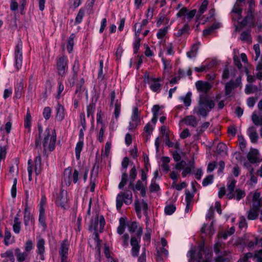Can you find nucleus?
<instances>
[{"label": "nucleus", "mask_w": 262, "mask_h": 262, "mask_svg": "<svg viewBox=\"0 0 262 262\" xmlns=\"http://www.w3.org/2000/svg\"><path fill=\"white\" fill-rule=\"evenodd\" d=\"M75 37L74 34H72L68 39L67 49L69 53L71 52L73 50V46L74 44V39Z\"/></svg>", "instance_id": "ea45409f"}, {"label": "nucleus", "mask_w": 262, "mask_h": 262, "mask_svg": "<svg viewBox=\"0 0 262 262\" xmlns=\"http://www.w3.org/2000/svg\"><path fill=\"white\" fill-rule=\"evenodd\" d=\"M2 257H7L9 258L11 261H14V257L13 255V252L12 250H8L4 253L1 254Z\"/></svg>", "instance_id": "09e8293b"}, {"label": "nucleus", "mask_w": 262, "mask_h": 262, "mask_svg": "<svg viewBox=\"0 0 262 262\" xmlns=\"http://www.w3.org/2000/svg\"><path fill=\"white\" fill-rule=\"evenodd\" d=\"M64 192L60 190L59 193L57 194L56 203L57 205L63 207L67 202V198L64 196Z\"/></svg>", "instance_id": "aec40b11"}, {"label": "nucleus", "mask_w": 262, "mask_h": 262, "mask_svg": "<svg viewBox=\"0 0 262 262\" xmlns=\"http://www.w3.org/2000/svg\"><path fill=\"white\" fill-rule=\"evenodd\" d=\"M183 121L186 125L193 127H196L198 123L196 117L193 115L185 117L183 119Z\"/></svg>", "instance_id": "6ab92c4d"}, {"label": "nucleus", "mask_w": 262, "mask_h": 262, "mask_svg": "<svg viewBox=\"0 0 262 262\" xmlns=\"http://www.w3.org/2000/svg\"><path fill=\"white\" fill-rule=\"evenodd\" d=\"M137 175V172L136 168V166L134 165L133 167L131 168L129 171V179H130V182H129V185L130 186H133V182L136 179Z\"/></svg>", "instance_id": "473e14b6"}, {"label": "nucleus", "mask_w": 262, "mask_h": 262, "mask_svg": "<svg viewBox=\"0 0 262 262\" xmlns=\"http://www.w3.org/2000/svg\"><path fill=\"white\" fill-rule=\"evenodd\" d=\"M105 225V222L103 216H100L99 219V215L97 214L95 221L94 222L91 221L90 229H93L94 231H99V232H102Z\"/></svg>", "instance_id": "9d476101"}, {"label": "nucleus", "mask_w": 262, "mask_h": 262, "mask_svg": "<svg viewBox=\"0 0 262 262\" xmlns=\"http://www.w3.org/2000/svg\"><path fill=\"white\" fill-rule=\"evenodd\" d=\"M199 45L200 43H198L192 46L191 50L187 53V55L188 57L192 58L196 55Z\"/></svg>", "instance_id": "2f4dec72"}, {"label": "nucleus", "mask_w": 262, "mask_h": 262, "mask_svg": "<svg viewBox=\"0 0 262 262\" xmlns=\"http://www.w3.org/2000/svg\"><path fill=\"white\" fill-rule=\"evenodd\" d=\"M243 6L241 3L236 2L233 6L231 12L237 14V20H239L242 18V13L243 12Z\"/></svg>", "instance_id": "b1692460"}, {"label": "nucleus", "mask_w": 262, "mask_h": 262, "mask_svg": "<svg viewBox=\"0 0 262 262\" xmlns=\"http://www.w3.org/2000/svg\"><path fill=\"white\" fill-rule=\"evenodd\" d=\"M258 150L255 148H251L247 155V159L250 163L255 164L259 162Z\"/></svg>", "instance_id": "4468645a"}, {"label": "nucleus", "mask_w": 262, "mask_h": 262, "mask_svg": "<svg viewBox=\"0 0 262 262\" xmlns=\"http://www.w3.org/2000/svg\"><path fill=\"white\" fill-rule=\"evenodd\" d=\"M251 119L255 125H262V116H258L255 112L252 114Z\"/></svg>", "instance_id": "58836bf2"}, {"label": "nucleus", "mask_w": 262, "mask_h": 262, "mask_svg": "<svg viewBox=\"0 0 262 262\" xmlns=\"http://www.w3.org/2000/svg\"><path fill=\"white\" fill-rule=\"evenodd\" d=\"M141 39L139 37H137L134 43V52L135 54L138 52L140 46Z\"/></svg>", "instance_id": "69168bd1"}, {"label": "nucleus", "mask_w": 262, "mask_h": 262, "mask_svg": "<svg viewBox=\"0 0 262 262\" xmlns=\"http://www.w3.org/2000/svg\"><path fill=\"white\" fill-rule=\"evenodd\" d=\"M149 189L151 192L158 191L160 189V186L154 181V180H152L151 183L149 186Z\"/></svg>", "instance_id": "680f3d73"}, {"label": "nucleus", "mask_w": 262, "mask_h": 262, "mask_svg": "<svg viewBox=\"0 0 262 262\" xmlns=\"http://www.w3.org/2000/svg\"><path fill=\"white\" fill-rule=\"evenodd\" d=\"M146 182L144 183L141 180H138L135 185L133 183V186L128 185V187L133 190L134 192L136 191H140L141 195L143 197L146 195Z\"/></svg>", "instance_id": "f8f14e48"}, {"label": "nucleus", "mask_w": 262, "mask_h": 262, "mask_svg": "<svg viewBox=\"0 0 262 262\" xmlns=\"http://www.w3.org/2000/svg\"><path fill=\"white\" fill-rule=\"evenodd\" d=\"M14 224L13 226V231L15 233H19L20 230V222L18 217L15 216L14 220Z\"/></svg>", "instance_id": "79ce46f5"}, {"label": "nucleus", "mask_w": 262, "mask_h": 262, "mask_svg": "<svg viewBox=\"0 0 262 262\" xmlns=\"http://www.w3.org/2000/svg\"><path fill=\"white\" fill-rule=\"evenodd\" d=\"M121 111V103L119 102L118 99L116 100L115 104V111H114V116L117 119L120 115Z\"/></svg>", "instance_id": "a18cd8bd"}, {"label": "nucleus", "mask_w": 262, "mask_h": 262, "mask_svg": "<svg viewBox=\"0 0 262 262\" xmlns=\"http://www.w3.org/2000/svg\"><path fill=\"white\" fill-rule=\"evenodd\" d=\"M140 112L139 111L138 107H134L133 109V113L132 116V120L140 123L141 119L140 118Z\"/></svg>", "instance_id": "f704fd0d"}, {"label": "nucleus", "mask_w": 262, "mask_h": 262, "mask_svg": "<svg viewBox=\"0 0 262 262\" xmlns=\"http://www.w3.org/2000/svg\"><path fill=\"white\" fill-rule=\"evenodd\" d=\"M128 180V175L126 172V170L122 174L121 181L120 182L118 187L119 189H122L124 186L126 184Z\"/></svg>", "instance_id": "a19ab883"}, {"label": "nucleus", "mask_w": 262, "mask_h": 262, "mask_svg": "<svg viewBox=\"0 0 262 262\" xmlns=\"http://www.w3.org/2000/svg\"><path fill=\"white\" fill-rule=\"evenodd\" d=\"M197 252V258H198V262H201L202 259H203V255L202 252L203 251H199L196 250V247H193L191 249V250L188 252V256L190 257L191 260H192L194 259L195 255L196 252Z\"/></svg>", "instance_id": "dca6fc26"}, {"label": "nucleus", "mask_w": 262, "mask_h": 262, "mask_svg": "<svg viewBox=\"0 0 262 262\" xmlns=\"http://www.w3.org/2000/svg\"><path fill=\"white\" fill-rule=\"evenodd\" d=\"M96 108L95 103L93 101L87 106V116L88 117L92 116L93 119H94V113Z\"/></svg>", "instance_id": "e433bc0d"}, {"label": "nucleus", "mask_w": 262, "mask_h": 262, "mask_svg": "<svg viewBox=\"0 0 262 262\" xmlns=\"http://www.w3.org/2000/svg\"><path fill=\"white\" fill-rule=\"evenodd\" d=\"M84 15V11L81 9L79 10L75 18V24H80L82 20L83 17Z\"/></svg>", "instance_id": "5fc2aeb1"}, {"label": "nucleus", "mask_w": 262, "mask_h": 262, "mask_svg": "<svg viewBox=\"0 0 262 262\" xmlns=\"http://www.w3.org/2000/svg\"><path fill=\"white\" fill-rule=\"evenodd\" d=\"M260 196V193L257 191H255L254 193L252 204L253 207L260 209L262 207V199Z\"/></svg>", "instance_id": "f3484780"}, {"label": "nucleus", "mask_w": 262, "mask_h": 262, "mask_svg": "<svg viewBox=\"0 0 262 262\" xmlns=\"http://www.w3.org/2000/svg\"><path fill=\"white\" fill-rule=\"evenodd\" d=\"M167 27H165L164 29H159L157 34V36L159 39H162L165 36L167 32Z\"/></svg>", "instance_id": "13d9d810"}, {"label": "nucleus", "mask_w": 262, "mask_h": 262, "mask_svg": "<svg viewBox=\"0 0 262 262\" xmlns=\"http://www.w3.org/2000/svg\"><path fill=\"white\" fill-rule=\"evenodd\" d=\"M56 68L59 75L63 76L68 70V59L64 56H58L56 59Z\"/></svg>", "instance_id": "6e6552de"}, {"label": "nucleus", "mask_w": 262, "mask_h": 262, "mask_svg": "<svg viewBox=\"0 0 262 262\" xmlns=\"http://www.w3.org/2000/svg\"><path fill=\"white\" fill-rule=\"evenodd\" d=\"M69 251V244L68 241L65 239L63 241L60 250L59 251L61 258L68 259L67 255Z\"/></svg>", "instance_id": "2eb2a0df"}, {"label": "nucleus", "mask_w": 262, "mask_h": 262, "mask_svg": "<svg viewBox=\"0 0 262 262\" xmlns=\"http://www.w3.org/2000/svg\"><path fill=\"white\" fill-rule=\"evenodd\" d=\"M150 80L152 82L151 83L150 88L151 90L154 92H157L159 91L161 89V85L159 83V81L160 80V78H151Z\"/></svg>", "instance_id": "393cba45"}, {"label": "nucleus", "mask_w": 262, "mask_h": 262, "mask_svg": "<svg viewBox=\"0 0 262 262\" xmlns=\"http://www.w3.org/2000/svg\"><path fill=\"white\" fill-rule=\"evenodd\" d=\"M111 148V143L107 142L105 145L104 151H102V152L101 154L102 156H103L104 158H108L110 154Z\"/></svg>", "instance_id": "de8ad7c7"}, {"label": "nucleus", "mask_w": 262, "mask_h": 262, "mask_svg": "<svg viewBox=\"0 0 262 262\" xmlns=\"http://www.w3.org/2000/svg\"><path fill=\"white\" fill-rule=\"evenodd\" d=\"M153 128L150 123H147L144 127V133H143V136L144 138H146V139H148V136H149L152 132Z\"/></svg>", "instance_id": "72a5a7b5"}, {"label": "nucleus", "mask_w": 262, "mask_h": 262, "mask_svg": "<svg viewBox=\"0 0 262 262\" xmlns=\"http://www.w3.org/2000/svg\"><path fill=\"white\" fill-rule=\"evenodd\" d=\"M196 9L192 10L189 12L188 11L186 13V16L183 18L184 21L187 20V22L190 21L194 17L195 15L196 14Z\"/></svg>", "instance_id": "49530a36"}, {"label": "nucleus", "mask_w": 262, "mask_h": 262, "mask_svg": "<svg viewBox=\"0 0 262 262\" xmlns=\"http://www.w3.org/2000/svg\"><path fill=\"white\" fill-rule=\"evenodd\" d=\"M241 84V77H237L235 81L230 80L225 85V95H229L232 91L235 88L239 86Z\"/></svg>", "instance_id": "9b49d317"}, {"label": "nucleus", "mask_w": 262, "mask_h": 262, "mask_svg": "<svg viewBox=\"0 0 262 262\" xmlns=\"http://www.w3.org/2000/svg\"><path fill=\"white\" fill-rule=\"evenodd\" d=\"M31 120H32L31 115L30 111L28 109L27 111V112L26 116L25 118L24 126H25V128L28 129L29 132L30 130V127L31 125Z\"/></svg>", "instance_id": "7c9ffc66"}, {"label": "nucleus", "mask_w": 262, "mask_h": 262, "mask_svg": "<svg viewBox=\"0 0 262 262\" xmlns=\"http://www.w3.org/2000/svg\"><path fill=\"white\" fill-rule=\"evenodd\" d=\"M190 26L188 23H186L183 27L177 30V32L174 33V35L179 37L183 35H188L189 34Z\"/></svg>", "instance_id": "5701e85b"}, {"label": "nucleus", "mask_w": 262, "mask_h": 262, "mask_svg": "<svg viewBox=\"0 0 262 262\" xmlns=\"http://www.w3.org/2000/svg\"><path fill=\"white\" fill-rule=\"evenodd\" d=\"M14 253L16 257L17 260L18 262H23L25 261L29 255L27 252L24 251L21 252L19 248L15 249Z\"/></svg>", "instance_id": "a211bd4d"}, {"label": "nucleus", "mask_w": 262, "mask_h": 262, "mask_svg": "<svg viewBox=\"0 0 262 262\" xmlns=\"http://www.w3.org/2000/svg\"><path fill=\"white\" fill-rule=\"evenodd\" d=\"M186 201L187 203V207L189 205L193 198V194H191L188 190L186 191Z\"/></svg>", "instance_id": "774afa93"}, {"label": "nucleus", "mask_w": 262, "mask_h": 262, "mask_svg": "<svg viewBox=\"0 0 262 262\" xmlns=\"http://www.w3.org/2000/svg\"><path fill=\"white\" fill-rule=\"evenodd\" d=\"M208 5V2L207 0H204L199 9V13L200 15H201L206 10Z\"/></svg>", "instance_id": "864d4df0"}, {"label": "nucleus", "mask_w": 262, "mask_h": 262, "mask_svg": "<svg viewBox=\"0 0 262 262\" xmlns=\"http://www.w3.org/2000/svg\"><path fill=\"white\" fill-rule=\"evenodd\" d=\"M214 106V101L207 95H201L199 97L196 114L206 117Z\"/></svg>", "instance_id": "f03ea898"}, {"label": "nucleus", "mask_w": 262, "mask_h": 262, "mask_svg": "<svg viewBox=\"0 0 262 262\" xmlns=\"http://www.w3.org/2000/svg\"><path fill=\"white\" fill-rule=\"evenodd\" d=\"M83 145V142L82 141H79L77 142L76 147H75V154L77 160L80 159V152L82 149Z\"/></svg>", "instance_id": "c9c22d12"}, {"label": "nucleus", "mask_w": 262, "mask_h": 262, "mask_svg": "<svg viewBox=\"0 0 262 262\" xmlns=\"http://www.w3.org/2000/svg\"><path fill=\"white\" fill-rule=\"evenodd\" d=\"M168 254V251L164 247H162L160 250H157L156 257L157 260L160 261L163 260L164 257H167Z\"/></svg>", "instance_id": "a878e982"}, {"label": "nucleus", "mask_w": 262, "mask_h": 262, "mask_svg": "<svg viewBox=\"0 0 262 262\" xmlns=\"http://www.w3.org/2000/svg\"><path fill=\"white\" fill-rule=\"evenodd\" d=\"M126 226V220L124 217H121L119 220V225L117 228V233L121 235L125 231Z\"/></svg>", "instance_id": "c756f323"}, {"label": "nucleus", "mask_w": 262, "mask_h": 262, "mask_svg": "<svg viewBox=\"0 0 262 262\" xmlns=\"http://www.w3.org/2000/svg\"><path fill=\"white\" fill-rule=\"evenodd\" d=\"M105 130V126L104 124H102V125H101V127L99 130V133L98 137V140L100 142H102L103 141V137Z\"/></svg>", "instance_id": "bf43d9fd"}, {"label": "nucleus", "mask_w": 262, "mask_h": 262, "mask_svg": "<svg viewBox=\"0 0 262 262\" xmlns=\"http://www.w3.org/2000/svg\"><path fill=\"white\" fill-rule=\"evenodd\" d=\"M45 240L42 238L39 239L37 242L38 253L40 255H42L45 252Z\"/></svg>", "instance_id": "4c0bfd02"}, {"label": "nucleus", "mask_w": 262, "mask_h": 262, "mask_svg": "<svg viewBox=\"0 0 262 262\" xmlns=\"http://www.w3.org/2000/svg\"><path fill=\"white\" fill-rule=\"evenodd\" d=\"M255 8L251 7H248L247 15L244 18L243 20L240 22L239 27H236L235 30L239 31L242 28L246 26L248 24H253L254 19Z\"/></svg>", "instance_id": "0eeeda50"}, {"label": "nucleus", "mask_w": 262, "mask_h": 262, "mask_svg": "<svg viewBox=\"0 0 262 262\" xmlns=\"http://www.w3.org/2000/svg\"><path fill=\"white\" fill-rule=\"evenodd\" d=\"M254 241H250L248 243H245V242H242L241 244H244V245L246 246L249 248H252L256 245L258 243L257 238L256 237H253Z\"/></svg>", "instance_id": "4d7b16f0"}, {"label": "nucleus", "mask_w": 262, "mask_h": 262, "mask_svg": "<svg viewBox=\"0 0 262 262\" xmlns=\"http://www.w3.org/2000/svg\"><path fill=\"white\" fill-rule=\"evenodd\" d=\"M56 110V119L58 121H61L64 118V107L58 103Z\"/></svg>", "instance_id": "4be33fe9"}, {"label": "nucleus", "mask_w": 262, "mask_h": 262, "mask_svg": "<svg viewBox=\"0 0 262 262\" xmlns=\"http://www.w3.org/2000/svg\"><path fill=\"white\" fill-rule=\"evenodd\" d=\"M216 149L218 153L221 154L226 151L227 146L225 144L220 143L217 144Z\"/></svg>", "instance_id": "052dcab7"}, {"label": "nucleus", "mask_w": 262, "mask_h": 262, "mask_svg": "<svg viewBox=\"0 0 262 262\" xmlns=\"http://www.w3.org/2000/svg\"><path fill=\"white\" fill-rule=\"evenodd\" d=\"M249 136L250 140L253 143H256L258 138V134L256 132L255 128L253 126H251L249 128Z\"/></svg>", "instance_id": "412c9836"}, {"label": "nucleus", "mask_w": 262, "mask_h": 262, "mask_svg": "<svg viewBox=\"0 0 262 262\" xmlns=\"http://www.w3.org/2000/svg\"><path fill=\"white\" fill-rule=\"evenodd\" d=\"M56 141V134L55 130H51L49 128H46L42 141L43 151L45 152L48 149L50 151L55 149Z\"/></svg>", "instance_id": "7ed1b4c3"}, {"label": "nucleus", "mask_w": 262, "mask_h": 262, "mask_svg": "<svg viewBox=\"0 0 262 262\" xmlns=\"http://www.w3.org/2000/svg\"><path fill=\"white\" fill-rule=\"evenodd\" d=\"M214 177L212 174L207 176L203 181L202 185L203 186H206L211 183L213 181Z\"/></svg>", "instance_id": "8fccbe9b"}, {"label": "nucleus", "mask_w": 262, "mask_h": 262, "mask_svg": "<svg viewBox=\"0 0 262 262\" xmlns=\"http://www.w3.org/2000/svg\"><path fill=\"white\" fill-rule=\"evenodd\" d=\"M195 86L198 91L206 94L211 89L212 85L208 82L199 80L195 83Z\"/></svg>", "instance_id": "ddd939ff"}, {"label": "nucleus", "mask_w": 262, "mask_h": 262, "mask_svg": "<svg viewBox=\"0 0 262 262\" xmlns=\"http://www.w3.org/2000/svg\"><path fill=\"white\" fill-rule=\"evenodd\" d=\"M191 93L190 92H188L184 97H181V99L183 100L185 105L187 107L189 106L191 104Z\"/></svg>", "instance_id": "37998d69"}, {"label": "nucleus", "mask_w": 262, "mask_h": 262, "mask_svg": "<svg viewBox=\"0 0 262 262\" xmlns=\"http://www.w3.org/2000/svg\"><path fill=\"white\" fill-rule=\"evenodd\" d=\"M132 193L130 191L120 192L117 196L116 207L117 209H120L123 203L129 205L132 202Z\"/></svg>", "instance_id": "423d86ee"}, {"label": "nucleus", "mask_w": 262, "mask_h": 262, "mask_svg": "<svg viewBox=\"0 0 262 262\" xmlns=\"http://www.w3.org/2000/svg\"><path fill=\"white\" fill-rule=\"evenodd\" d=\"M142 203L141 204L138 200L135 201V208L138 216L140 215Z\"/></svg>", "instance_id": "0e129e2a"}, {"label": "nucleus", "mask_w": 262, "mask_h": 262, "mask_svg": "<svg viewBox=\"0 0 262 262\" xmlns=\"http://www.w3.org/2000/svg\"><path fill=\"white\" fill-rule=\"evenodd\" d=\"M176 207L174 205H169L165 207L164 211L166 214L171 215L176 211Z\"/></svg>", "instance_id": "603ef678"}, {"label": "nucleus", "mask_w": 262, "mask_h": 262, "mask_svg": "<svg viewBox=\"0 0 262 262\" xmlns=\"http://www.w3.org/2000/svg\"><path fill=\"white\" fill-rule=\"evenodd\" d=\"M38 135L36 136L35 141V148L37 149L39 148V149H41V134L43 132V129L41 125H38Z\"/></svg>", "instance_id": "bb28decb"}, {"label": "nucleus", "mask_w": 262, "mask_h": 262, "mask_svg": "<svg viewBox=\"0 0 262 262\" xmlns=\"http://www.w3.org/2000/svg\"><path fill=\"white\" fill-rule=\"evenodd\" d=\"M23 43L21 41H19L16 45L15 51H14V57H15V66L16 67L17 70H19L23 63V52H22Z\"/></svg>", "instance_id": "1a4fd4ad"}, {"label": "nucleus", "mask_w": 262, "mask_h": 262, "mask_svg": "<svg viewBox=\"0 0 262 262\" xmlns=\"http://www.w3.org/2000/svg\"><path fill=\"white\" fill-rule=\"evenodd\" d=\"M88 172L89 169L86 167H79L78 169H75L72 174H71V171L70 170V173L71 174V176H69L68 180H67L66 179H64V183L67 186L70 185V179L72 180L74 183H76L80 176L82 177L84 182H85L87 180Z\"/></svg>", "instance_id": "39448f33"}, {"label": "nucleus", "mask_w": 262, "mask_h": 262, "mask_svg": "<svg viewBox=\"0 0 262 262\" xmlns=\"http://www.w3.org/2000/svg\"><path fill=\"white\" fill-rule=\"evenodd\" d=\"M236 183V181L233 178H231L229 183L227 185L228 193L227 196L229 200L234 198L237 201H239L245 196L246 193L244 190L241 189H236L235 191H234Z\"/></svg>", "instance_id": "20e7f679"}, {"label": "nucleus", "mask_w": 262, "mask_h": 262, "mask_svg": "<svg viewBox=\"0 0 262 262\" xmlns=\"http://www.w3.org/2000/svg\"><path fill=\"white\" fill-rule=\"evenodd\" d=\"M218 28L219 26L217 25L213 24L209 28L204 30L203 32V35L206 36L210 35L214 29H217Z\"/></svg>", "instance_id": "3c124183"}, {"label": "nucleus", "mask_w": 262, "mask_h": 262, "mask_svg": "<svg viewBox=\"0 0 262 262\" xmlns=\"http://www.w3.org/2000/svg\"><path fill=\"white\" fill-rule=\"evenodd\" d=\"M33 249V243L31 240H27L25 245V251L29 253Z\"/></svg>", "instance_id": "e2e57ef3"}, {"label": "nucleus", "mask_w": 262, "mask_h": 262, "mask_svg": "<svg viewBox=\"0 0 262 262\" xmlns=\"http://www.w3.org/2000/svg\"><path fill=\"white\" fill-rule=\"evenodd\" d=\"M231 256L224 257V255H220L215 259V262H230Z\"/></svg>", "instance_id": "6e6d98bb"}, {"label": "nucleus", "mask_w": 262, "mask_h": 262, "mask_svg": "<svg viewBox=\"0 0 262 262\" xmlns=\"http://www.w3.org/2000/svg\"><path fill=\"white\" fill-rule=\"evenodd\" d=\"M128 230L130 233H134L136 230L137 233L136 236H132L130 239V245L132 247V253L134 257H136L138 255L140 250V246L139 244L141 236L143 233V228L141 227L138 228V223L136 222H133L128 225Z\"/></svg>", "instance_id": "f257e3e1"}, {"label": "nucleus", "mask_w": 262, "mask_h": 262, "mask_svg": "<svg viewBox=\"0 0 262 262\" xmlns=\"http://www.w3.org/2000/svg\"><path fill=\"white\" fill-rule=\"evenodd\" d=\"M259 211V209L252 206L248 212V219L251 220L256 219L258 215Z\"/></svg>", "instance_id": "cd10ccee"}, {"label": "nucleus", "mask_w": 262, "mask_h": 262, "mask_svg": "<svg viewBox=\"0 0 262 262\" xmlns=\"http://www.w3.org/2000/svg\"><path fill=\"white\" fill-rule=\"evenodd\" d=\"M240 39L248 43L252 42V38L250 34V31L247 30L242 32L240 35Z\"/></svg>", "instance_id": "c85d7f7f"}, {"label": "nucleus", "mask_w": 262, "mask_h": 262, "mask_svg": "<svg viewBox=\"0 0 262 262\" xmlns=\"http://www.w3.org/2000/svg\"><path fill=\"white\" fill-rule=\"evenodd\" d=\"M51 113V110L50 107H46L43 110V115L46 120H48Z\"/></svg>", "instance_id": "338daca9"}, {"label": "nucleus", "mask_w": 262, "mask_h": 262, "mask_svg": "<svg viewBox=\"0 0 262 262\" xmlns=\"http://www.w3.org/2000/svg\"><path fill=\"white\" fill-rule=\"evenodd\" d=\"M258 90L257 86L252 84L247 85L245 89L246 94H250L257 92Z\"/></svg>", "instance_id": "c03bdc74"}]
</instances>
